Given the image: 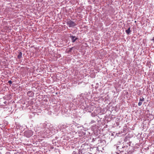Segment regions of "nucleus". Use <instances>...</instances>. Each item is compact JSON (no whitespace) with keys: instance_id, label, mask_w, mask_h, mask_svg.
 I'll return each instance as SVG.
<instances>
[{"instance_id":"obj_1","label":"nucleus","mask_w":154,"mask_h":154,"mask_svg":"<svg viewBox=\"0 0 154 154\" xmlns=\"http://www.w3.org/2000/svg\"><path fill=\"white\" fill-rule=\"evenodd\" d=\"M33 134L31 130H28L25 132L24 133V136L27 137H29Z\"/></svg>"},{"instance_id":"obj_2","label":"nucleus","mask_w":154,"mask_h":154,"mask_svg":"<svg viewBox=\"0 0 154 154\" xmlns=\"http://www.w3.org/2000/svg\"><path fill=\"white\" fill-rule=\"evenodd\" d=\"M67 24L69 27H73L77 25L76 23L71 20L68 21Z\"/></svg>"},{"instance_id":"obj_3","label":"nucleus","mask_w":154,"mask_h":154,"mask_svg":"<svg viewBox=\"0 0 154 154\" xmlns=\"http://www.w3.org/2000/svg\"><path fill=\"white\" fill-rule=\"evenodd\" d=\"M70 37L73 42H74L77 39V38H76L75 36L72 35Z\"/></svg>"},{"instance_id":"obj_4","label":"nucleus","mask_w":154,"mask_h":154,"mask_svg":"<svg viewBox=\"0 0 154 154\" xmlns=\"http://www.w3.org/2000/svg\"><path fill=\"white\" fill-rule=\"evenodd\" d=\"M125 32L127 34H129L131 32L130 28L129 27L127 30H126Z\"/></svg>"},{"instance_id":"obj_5","label":"nucleus","mask_w":154,"mask_h":154,"mask_svg":"<svg viewBox=\"0 0 154 154\" xmlns=\"http://www.w3.org/2000/svg\"><path fill=\"white\" fill-rule=\"evenodd\" d=\"M22 53H21V52H20L17 56L18 58L19 59L20 58L22 57Z\"/></svg>"},{"instance_id":"obj_6","label":"nucleus","mask_w":154,"mask_h":154,"mask_svg":"<svg viewBox=\"0 0 154 154\" xmlns=\"http://www.w3.org/2000/svg\"><path fill=\"white\" fill-rule=\"evenodd\" d=\"M145 99L143 97H142V98H140L139 100V101L140 102H143L144 101Z\"/></svg>"},{"instance_id":"obj_7","label":"nucleus","mask_w":154,"mask_h":154,"mask_svg":"<svg viewBox=\"0 0 154 154\" xmlns=\"http://www.w3.org/2000/svg\"><path fill=\"white\" fill-rule=\"evenodd\" d=\"M142 104V102L139 101V102L138 103V105L139 106H140Z\"/></svg>"},{"instance_id":"obj_8","label":"nucleus","mask_w":154,"mask_h":154,"mask_svg":"<svg viewBox=\"0 0 154 154\" xmlns=\"http://www.w3.org/2000/svg\"><path fill=\"white\" fill-rule=\"evenodd\" d=\"M142 104V102L139 101V102L138 103V105L139 106H140Z\"/></svg>"},{"instance_id":"obj_9","label":"nucleus","mask_w":154,"mask_h":154,"mask_svg":"<svg viewBox=\"0 0 154 154\" xmlns=\"http://www.w3.org/2000/svg\"><path fill=\"white\" fill-rule=\"evenodd\" d=\"M8 83L9 84H12V82L11 80H10V81H8Z\"/></svg>"},{"instance_id":"obj_10","label":"nucleus","mask_w":154,"mask_h":154,"mask_svg":"<svg viewBox=\"0 0 154 154\" xmlns=\"http://www.w3.org/2000/svg\"><path fill=\"white\" fill-rule=\"evenodd\" d=\"M152 40L154 41V37L153 38Z\"/></svg>"}]
</instances>
